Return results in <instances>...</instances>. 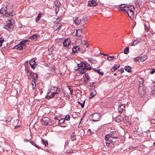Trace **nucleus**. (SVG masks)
<instances>
[{
    "label": "nucleus",
    "mask_w": 155,
    "mask_h": 155,
    "mask_svg": "<svg viewBox=\"0 0 155 155\" xmlns=\"http://www.w3.org/2000/svg\"><path fill=\"white\" fill-rule=\"evenodd\" d=\"M60 92V91L58 90V91H54V92H51L49 91L48 92L46 97L47 98L50 99L53 97L55 94H59Z\"/></svg>",
    "instance_id": "obj_1"
},
{
    "label": "nucleus",
    "mask_w": 155,
    "mask_h": 155,
    "mask_svg": "<svg viewBox=\"0 0 155 155\" xmlns=\"http://www.w3.org/2000/svg\"><path fill=\"white\" fill-rule=\"evenodd\" d=\"M92 120L93 121H97L99 120L101 117V114L98 113H96L91 114Z\"/></svg>",
    "instance_id": "obj_2"
},
{
    "label": "nucleus",
    "mask_w": 155,
    "mask_h": 155,
    "mask_svg": "<svg viewBox=\"0 0 155 155\" xmlns=\"http://www.w3.org/2000/svg\"><path fill=\"white\" fill-rule=\"evenodd\" d=\"M4 28L9 31H12L14 28L13 24L11 22L8 23L6 25H4Z\"/></svg>",
    "instance_id": "obj_3"
},
{
    "label": "nucleus",
    "mask_w": 155,
    "mask_h": 155,
    "mask_svg": "<svg viewBox=\"0 0 155 155\" xmlns=\"http://www.w3.org/2000/svg\"><path fill=\"white\" fill-rule=\"evenodd\" d=\"M41 122L44 125H50L51 124V123L50 121L49 118L48 117H43L41 120Z\"/></svg>",
    "instance_id": "obj_4"
},
{
    "label": "nucleus",
    "mask_w": 155,
    "mask_h": 155,
    "mask_svg": "<svg viewBox=\"0 0 155 155\" xmlns=\"http://www.w3.org/2000/svg\"><path fill=\"white\" fill-rule=\"evenodd\" d=\"M60 4V2L58 1H56L54 3L53 7V8L55 9L56 14H57L59 11V8Z\"/></svg>",
    "instance_id": "obj_5"
},
{
    "label": "nucleus",
    "mask_w": 155,
    "mask_h": 155,
    "mask_svg": "<svg viewBox=\"0 0 155 155\" xmlns=\"http://www.w3.org/2000/svg\"><path fill=\"white\" fill-rule=\"evenodd\" d=\"M112 138L110 137L109 134H107L105 136V140L106 141L105 142L107 145L109 146V144L111 143L112 141L111 140Z\"/></svg>",
    "instance_id": "obj_6"
},
{
    "label": "nucleus",
    "mask_w": 155,
    "mask_h": 155,
    "mask_svg": "<svg viewBox=\"0 0 155 155\" xmlns=\"http://www.w3.org/2000/svg\"><path fill=\"white\" fill-rule=\"evenodd\" d=\"M84 69L83 70L81 71V73L82 74L84 73V71H85V70H90L92 69L91 65L87 62H85V64H84Z\"/></svg>",
    "instance_id": "obj_7"
},
{
    "label": "nucleus",
    "mask_w": 155,
    "mask_h": 155,
    "mask_svg": "<svg viewBox=\"0 0 155 155\" xmlns=\"http://www.w3.org/2000/svg\"><path fill=\"white\" fill-rule=\"evenodd\" d=\"M27 74V75L28 77L29 76H32V77H34L33 79L34 80V82L35 83V80L37 78V75L35 73L34 74L33 72H29Z\"/></svg>",
    "instance_id": "obj_8"
},
{
    "label": "nucleus",
    "mask_w": 155,
    "mask_h": 155,
    "mask_svg": "<svg viewBox=\"0 0 155 155\" xmlns=\"http://www.w3.org/2000/svg\"><path fill=\"white\" fill-rule=\"evenodd\" d=\"M5 13H4L2 15L4 17H8L9 16H12L13 15V14L9 11H8L7 9Z\"/></svg>",
    "instance_id": "obj_9"
},
{
    "label": "nucleus",
    "mask_w": 155,
    "mask_h": 155,
    "mask_svg": "<svg viewBox=\"0 0 155 155\" xmlns=\"http://www.w3.org/2000/svg\"><path fill=\"white\" fill-rule=\"evenodd\" d=\"M109 134L110 137L112 138L116 139L118 137L116 131L111 132Z\"/></svg>",
    "instance_id": "obj_10"
},
{
    "label": "nucleus",
    "mask_w": 155,
    "mask_h": 155,
    "mask_svg": "<svg viewBox=\"0 0 155 155\" xmlns=\"http://www.w3.org/2000/svg\"><path fill=\"white\" fill-rule=\"evenodd\" d=\"M88 5L90 6H95L97 5V3L94 0H92L88 1Z\"/></svg>",
    "instance_id": "obj_11"
},
{
    "label": "nucleus",
    "mask_w": 155,
    "mask_h": 155,
    "mask_svg": "<svg viewBox=\"0 0 155 155\" xmlns=\"http://www.w3.org/2000/svg\"><path fill=\"white\" fill-rule=\"evenodd\" d=\"M79 49L80 48L78 46H74L72 48V52L74 54L77 53L79 51Z\"/></svg>",
    "instance_id": "obj_12"
},
{
    "label": "nucleus",
    "mask_w": 155,
    "mask_h": 155,
    "mask_svg": "<svg viewBox=\"0 0 155 155\" xmlns=\"http://www.w3.org/2000/svg\"><path fill=\"white\" fill-rule=\"evenodd\" d=\"M127 12H134L135 10V8L134 6L132 5H129L127 7Z\"/></svg>",
    "instance_id": "obj_13"
},
{
    "label": "nucleus",
    "mask_w": 155,
    "mask_h": 155,
    "mask_svg": "<svg viewBox=\"0 0 155 155\" xmlns=\"http://www.w3.org/2000/svg\"><path fill=\"white\" fill-rule=\"evenodd\" d=\"M125 109V106L123 104L119 105L118 107V112L120 114H121Z\"/></svg>",
    "instance_id": "obj_14"
},
{
    "label": "nucleus",
    "mask_w": 155,
    "mask_h": 155,
    "mask_svg": "<svg viewBox=\"0 0 155 155\" xmlns=\"http://www.w3.org/2000/svg\"><path fill=\"white\" fill-rule=\"evenodd\" d=\"M70 42V41L69 39H65L63 42L64 46V47H68L69 45Z\"/></svg>",
    "instance_id": "obj_15"
},
{
    "label": "nucleus",
    "mask_w": 155,
    "mask_h": 155,
    "mask_svg": "<svg viewBox=\"0 0 155 155\" xmlns=\"http://www.w3.org/2000/svg\"><path fill=\"white\" fill-rule=\"evenodd\" d=\"M129 17L131 19H133L134 17V12H127L126 11Z\"/></svg>",
    "instance_id": "obj_16"
},
{
    "label": "nucleus",
    "mask_w": 155,
    "mask_h": 155,
    "mask_svg": "<svg viewBox=\"0 0 155 155\" xmlns=\"http://www.w3.org/2000/svg\"><path fill=\"white\" fill-rule=\"evenodd\" d=\"M96 95V92L95 90L93 89L91 90V92L90 93V96H91L89 97V98H91L92 97H94Z\"/></svg>",
    "instance_id": "obj_17"
},
{
    "label": "nucleus",
    "mask_w": 155,
    "mask_h": 155,
    "mask_svg": "<svg viewBox=\"0 0 155 155\" xmlns=\"http://www.w3.org/2000/svg\"><path fill=\"white\" fill-rule=\"evenodd\" d=\"M7 10V8L6 6H4L0 9V13L3 15L5 12Z\"/></svg>",
    "instance_id": "obj_18"
},
{
    "label": "nucleus",
    "mask_w": 155,
    "mask_h": 155,
    "mask_svg": "<svg viewBox=\"0 0 155 155\" xmlns=\"http://www.w3.org/2000/svg\"><path fill=\"white\" fill-rule=\"evenodd\" d=\"M76 135L74 134V132H73L71 134L70 138L72 141L75 140L76 139Z\"/></svg>",
    "instance_id": "obj_19"
},
{
    "label": "nucleus",
    "mask_w": 155,
    "mask_h": 155,
    "mask_svg": "<svg viewBox=\"0 0 155 155\" xmlns=\"http://www.w3.org/2000/svg\"><path fill=\"white\" fill-rule=\"evenodd\" d=\"M81 24H85L86 23V21L87 20V18L86 16H84L83 17V18L81 19Z\"/></svg>",
    "instance_id": "obj_20"
},
{
    "label": "nucleus",
    "mask_w": 155,
    "mask_h": 155,
    "mask_svg": "<svg viewBox=\"0 0 155 155\" xmlns=\"http://www.w3.org/2000/svg\"><path fill=\"white\" fill-rule=\"evenodd\" d=\"M13 49H18L19 50H22V47L21 46V45H20V44L15 46L13 48Z\"/></svg>",
    "instance_id": "obj_21"
},
{
    "label": "nucleus",
    "mask_w": 155,
    "mask_h": 155,
    "mask_svg": "<svg viewBox=\"0 0 155 155\" xmlns=\"http://www.w3.org/2000/svg\"><path fill=\"white\" fill-rule=\"evenodd\" d=\"M60 91V88L58 89V88L55 87H51L49 91L51 92H54V91H58V90Z\"/></svg>",
    "instance_id": "obj_22"
},
{
    "label": "nucleus",
    "mask_w": 155,
    "mask_h": 155,
    "mask_svg": "<svg viewBox=\"0 0 155 155\" xmlns=\"http://www.w3.org/2000/svg\"><path fill=\"white\" fill-rule=\"evenodd\" d=\"M139 58L140 61H143L147 58V55H144L142 57H140Z\"/></svg>",
    "instance_id": "obj_23"
},
{
    "label": "nucleus",
    "mask_w": 155,
    "mask_h": 155,
    "mask_svg": "<svg viewBox=\"0 0 155 155\" xmlns=\"http://www.w3.org/2000/svg\"><path fill=\"white\" fill-rule=\"evenodd\" d=\"M124 69L126 71L128 72H130L131 71V68L128 65L126 66Z\"/></svg>",
    "instance_id": "obj_24"
},
{
    "label": "nucleus",
    "mask_w": 155,
    "mask_h": 155,
    "mask_svg": "<svg viewBox=\"0 0 155 155\" xmlns=\"http://www.w3.org/2000/svg\"><path fill=\"white\" fill-rule=\"evenodd\" d=\"M38 36V35L36 34L32 35L30 37V39L33 40H36L37 39V37Z\"/></svg>",
    "instance_id": "obj_25"
},
{
    "label": "nucleus",
    "mask_w": 155,
    "mask_h": 155,
    "mask_svg": "<svg viewBox=\"0 0 155 155\" xmlns=\"http://www.w3.org/2000/svg\"><path fill=\"white\" fill-rule=\"evenodd\" d=\"M85 62H82L81 63L78 64V69H79L80 68H82L83 69L84 67V64H85Z\"/></svg>",
    "instance_id": "obj_26"
},
{
    "label": "nucleus",
    "mask_w": 155,
    "mask_h": 155,
    "mask_svg": "<svg viewBox=\"0 0 155 155\" xmlns=\"http://www.w3.org/2000/svg\"><path fill=\"white\" fill-rule=\"evenodd\" d=\"M81 19H79L78 17L75 18V19H74V22L76 25H79L81 22Z\"/></svg>",
    "instance_id": "obj_27"
},
{
    "label": "nucleus",
    "mask_w": 155,
    "mask_h": 155,
    "mask_svg": "<svg viewBox=\"0 0 155 155\" xmlns=\"http://www.w3.org/2000/svg\"><path fill=\"white\" fill-rule=\"evenodd\" d=\"M84 26L82 25L80 26V29H78L76 31V34H77L78 32H82L83 31V29H84Z\"/></svg>",
    "instance_id": "obj_28"
},
{
    "label": "nucleus",
    "mask_w": 155,
    "mask_h": 155,
    "mask_svg": "<svg viewBox=\"0 0 155 155\" xmlns=\"http://www.w3.org/2000/svg\"><path fill=\"white\" fill-rule=\"evenodd\" d=\"M20 44L21 45V46L22 47V49L24 48H26V45L24 41H21L20 43Z\"/></svg>",
    "instance_id": "obj_29"
},
{
    "label": "nucleus",
    "mask_w": 155,
    "mask_h": 155,
    "mask_svg": "<svg viewBox=\"0 0 155 155\" xmlns=\"http://www.w3.org/2000/svg\"><path fill=\"white\" fill-rule=\"evenodd\" d=\"M42 141L43 142L42 144H44L45 147L48 146V141L46 140H44L43 139H41Z\"/></svg>",
    "instance_id": "obj_30"
},
{
    "label": "nucleus",
    "mask_w": 155,
    "mask_h": 155,
    "mask_svg": "<svg viewBox=\"0 0 155 155\" xmlns=\"http://www.w3.org/2000/svg\"><path fill=\"white\" fill-rule=\"evenodd\" d=\"M30 143L33 145L35 146L36 147L38 148V149H41V147L39 146L38 145H36L35 143L33 141H30Z\"/></svg>",
    "instance_id": "obj_31"
},
{
    "label": "nucleus",
    "mask_w": 155,
    "mask_h": 155,
    "mask_svg": "<svg viewBox=\"0 0 155 155\" xmlns=\"http://www.w3.org/2000/svg\"><path fill=\"white\" fill-rule=\"evenodd\" d=\"M93 70L97 72L98 74H99L100 75H103L104 74V73L103 72H101L100 71V69H99L98 70L96 69H95L93 68Z\"/></svg>",
    "instance_id": "obj_32"
},
{
    "label": "nucleus",
    "mask_w": 155,
    "mask_h": 155,
    "mask_svg": "<svg viewBox=\"0 0 155 155\" xmlns=\"http://www.w3.org/2000/svg\"><path fill=\"white\" fill-rule=\"evenodd\" d=\"M127 5L126 4H121L118 6V7L120 8H126Z\"/></svg>",
    "instance_id": "obj_33"
},
{
    "label": "nucleus",
    "mask_w": 155,
    "mask_h": 155,
    "mask_svg": "<svg viewBox=\"0 0 155 155\" xmlns=\"http://www.w3.org/2000/svg\"><path fill=\"white\" fill-rule=\"evenodd\" d=\"M88 61L90 63L92 64H95L97 63V61L96 60H93L92 59L90 58L88 59Z\"/></svg>",
    "instance_id": "obj_34"
},
{
    "label": "nucleus",
    "mask_w": 155,
    "mask_h": 155,
    "mask_svg": "<svg viewBox=\"0 0 155 155\" xmlns=\"http://www.w3.org/2000/svg\"><path fill=\"white\" fill-rule=\"evenodd\" d=\"M129 52V48L128 47H126L124 49V53L125 54H127Z\"/></svg>",
    "instance_id": "obj_35"
},
{
    "label": "nucleus",
    "mask_w": 155,
    "mask_h": 155,
    "mask_svg": "<svg viewBox=\"0 0 155 155\" xmlns=\"http://www.w3.org/2000/svg\"><path fill=\"white\" fill-rule=\"evenodd\" d=\"M65 121V120L64 118H61V119L59 120L58 121V124H60L63 123Z\"/></svg>",
    "instance_id": "obj_36"
},
{
    "label": "nucleus",
    "mask_w": 155,
    "mask_h": 155,
    "mask_svg": "<svg viewBox=\"0 0 155 155\" xmlns=\"http://www.w3.org/2000/svg\"><path fill=\"white\" fill-rule=\"evenodd\" d=\"M41 17V14L40 13H39L38 14V15L37 17L36 18V21L37 22L38 21L39 19Z\"/></svg>",
    "instance_id": "obj_37"
},
{
    "label": "nucleus",
    "mask_w": 155,
    "mask_h": 155,
    "mask_svg": "<svg viewBox=\"0 0 155 155\" xmlns=\"http://www.w3.org/2000/svg\"><path fill=\"white\" fill-rule=\"evenodd\" d=\"M12 117H8L6 118V119L5 120V122H10L12 120Z\"/></svg>",
    "instance_id": "obj_38"
},
{
    "label": "nucleus",
    "mask_w": 155,
    "mask_h": 155,
    "mask_svg": "<svg viewBox=\"0 0 155 155\" xmlns=\"http://www.w3.org/2000/svg\"><path fill=\"white\" fill-rule=\"evenodd\" d=\"M114 58V56H109L107 57V58L109 61H111L113 60Z\"/></svg>",
    "instance_id": "obj_39"
},
{
    "label": "nucleus",
    "mask_w": 155,
    "mask_h": 155,
    "mask_svg": "<svg viewBox=\"0 0 155 155\" xmlns=\"http://www.w3.org/2000/svg\"><path fill=\"white\" fill-rule=\"evenodd\" d=\"M139 41H138L137 40H135L133 42L131 45L135 46L136 45H137V44H138L139 43Z\"/></svg>",
    "instance_id": "obj_40"
},
{
    "label": "nucleus",
    "mask_w": 155,
    "mask_h": 155,
    "mask_svg": "<svg viewBox=\"0 0 155 155\" xmlns=\"http://www.w3.org/2000/svg\"><path fill=\"white\" fill-rule=\"evenodd\" d=\"M36 63L35 60L33 59H31L30 61V64L34 65Z\"/></svg>",
    "instance_id": "obj_41"
},
{
    "label": "nucleus",
    "mask_w": 155,
    "mask_h": 155,
    "mask_svg": "<svg viewBox=\"0 0 155 155\" xmlns=\"http://www.w3.org/2000/svg\"><path fill=\"white\" fill-rule=\"evenodd\" d=\"M85 101L84 100L82 103H81L79 101H78V102L79 104H80L81 105L82 108H83L84 106Z\"/></svg>",
    "instance_id": "obj_42"
},
{
    "label": "nucleus",
    "mask_w": 155,
    "mask_h": 155,
    "mask_svg": "<svg viewBox=\"0 0 155 155\" xmlns=\"http://www.w3.org/2000/svg\"><path fill=\"white\" fill-rule=\"evenodd\" d=\"M150 94L153 96H155V91L152 90L150 92Z\"/></svg>",
    "instance_id": "obj_43"
},
{
    "label": "nucleus",
    "mask_w": 155,
    "mask_h": 155,
    "mask_svg": "<svg viewBox=\"0 0 155 155\" xmlns=\"http://www.w3.org/2000/svg\"><path fill=\"white\" fill-rule=\"evenodd\" d=\"M140 57H138L136 58H134V61L135 62L139 61H140L139 58Z\"/></svg>",
    "instance_id": "obj_44"
},
{
    "label": "nucleus",
    "mask_w": 155,
    "mask_h": 155,
    "mask_svg": "<svg viewBox=\"0 0 155 155\" xmlns=\"http://www.w3.org/2000/svg\"><path fill=\"white\" fill-rule=\"evenodd\" d=\"M70 118V116L68 114L65 117V119H64L65 120H69Z\"/></svg>",
    "instance_id": "obj_45"
},
{
    "label": "nucleus",
    "mask_w": 155,
    "mask_h": 155,
    "mask_svg": "<svg viewBox=\"0 0 155 155\" xmlns=\"http://www.w3.org/2000/svg\"><path fill=\"white\" fill-rule=\"evenodd\" d=\"M4 40L3 38H0V43H1L0 44V47H1L2 46V44L3 42H4Z\"/></svg>",
    "instance_id": "obj_46"
},
{
    "label": "nucleus",
    "mask_w": 155,
    "mask_h": 155,
    "mask_svg": "<svg viewBox=\"0 0 155 155\" xmlns=\"http://www.w3.org/2000/svg\"><path fill=\"white\" fill-rule=\"evenodd\" d=\"M73 153V150H68L66 151L65 152V153Z\"/></svg>",
    "instance_id": "obj_47"
},
{
    "label": "nucleus",
    "mask_w": 155,
    "mask_h": 155,
    "mask_svg": "<svg viewBox=\"0 0 155 155\" xmlns=\"http://www.w3.org/2000/svg\"><path fill=\"white\" fill-rule=\"evenodd\" d=\"M155 83L153 82L152 83V84L151 85V88L152 89H155Z\"/></svg>",
    "instance_id": "obj_48"
},
{
    "label": "nucleus",
    "mask_w": 155,
    "mask_h": 155,
    "mask_svg": "<svg viewBox=\"0 0 155 155\" xmlns=\"http://www.w3.org/2000/svg\"><path fill=\"white\" fill-rule=\"evenodd\" d=\"M119 10H120L121 11H122L123 12H124V13H125V12H126V11H127V9H125L124 8H120L119 9H118Z\"/></svg>",
    "instance_id": "obj_49"
},
{
    "label": "nucleus",
    "mask_w": 155,
    "mask_h": 155,
    "mask_svg": "<svg viewBox=\"0 0 155 155\" xmlns=\"http://www.w3.org/2000/svg\"><path fill=\"white\" fill-rule=\"evenodd\" d=\"M33 81V82L32 83V88L33 89H34L36 87L35 83H35L34 82V80L33 79L32 80V81Z\"/></svg>",
    "instance_id": "obj_50"
},
{
    "label": "nucleus",
    "mask_w": 155,
    "mask_h": 155,
    "mask_svg": "<svg viewBox=\"0 0 155 155\" xmlns=\"http://www.w3.org/2000/svg\"><path fill=\"white\" fill-rule=\"evenodd\" d=\"M120 64H114V67L115 68H116V69H117L118 68L120 67Z\"/></svg>",
    "instance_id": "obj_51"
},
{
    "label": "nucleus",
    "mask_w": 155,
    "mask_h": 155,
    "mask_svg": "<svg viewBox=\"0 0 155 155\" xmlns=\"http://www.w3.org/2000/svg\"><path fill=\"white\" fill-rule=\"evenodd\" d=\"M117 70L116 68H115L114 66L113 67L111 68V70L112 72L114 71Z\"/></svg>",
    "instance_id": "obj_52"
},
{
    "label": "nucleus",
    "mask_w": 155,
    "mask_h": 155,
    "mask_svg": "<svg viewBox=\"0 0 155 155\" xmlns=\"http://www.w3.org/2000/svg\"><path fill=\"white\" fill-rule=\"evenodd\" d=\"M118 70H119V71H120V74H121V73H122L123 72H124V69L123 68H121L120 69H119Z\"/></svg>",
    "instance_id": "obj_53"
},
{
    "label": "nucleus",
    "mask_w": 155,
    "mask_h": 155,
    "mask_svg": "<svg viewBox=\"0 0 155 155\" xmlns=\"http://www.w3.org/2000/svg\"><path fill=\"white\" fill-rule=\"evenodd\" d=\"M155 72V69L153 68L151 71L150 72V73L151 74H153Z\"/></svg>",
    "instance_id": "obj_54"
},
{
    "label": "nucleus",
    "mask_w": 155,
    "mask_h": 155,
    "mask_svg": "<svg viewBox=\"0 0 155 155\" xmlns=\"http://www.w3.org/2000/svg\"><path fill=\"white\" fill-rule=\"evenodd\" d=\"M82 32H78V33L76 34V36L77 35L78 37H80L81 36V33Z\"/></svg>",
    "instance_id": "obj_55"
},
{
    "label": "nucleus",
    "mask_w": 155,
    "mask_h": 155,
    "mask_svg": "<svg viewBox=\"0 0 155 155\" xmlns=\"http://www.w3.org/2000/svg\"><path fill=\"white\" fill-rule=\"evenodd\" d=\"M151 123H153L154 124H155V119H153L151 120Z\"/></svg>",
    "instance_id": "obj_56"
},
{
    "label": "nucleus",
    "mask_w": 155,
    "mask_h": 155,
    "mask_svg": "<svg viewBox=\"0 0 155 155\" xmlns=\"http://www.w3.org/2000/svg\"><path fill=\"white\" fill-rule=\"evenodd\" d=\"M88 74H86L83 75V78L85 79H86V78L87 77H88Z\"/></svg>",
    "instance_id": "obj_57"
},
{
    "label": "nucleus",
    "mask_w": 155,
    "mask_h": 155,
    "mask_svg": "<svg viewBox=\"0 0 155 155\" xmlns=\"http://www.w3.org/2000/svg\"><path fill=\"white\" fill-rule=\"evenodd\" d=\"M86 80L87 81H89L90 80V77L88 75V77H87L86 78Z\"/></svg>",
    "instance_id": "obj_58"
},
{
    "label": "nucleus",
    "mask_w": 155,
    "mask_h": 155,
    "mask_svg": "<svg viewBox=\"0 0 155 155\" xmlns=\"http://www.w3.org/2000/svg\"><path fill=\"white\" fill-rule=\"evenodd\" d=\"M30 64V66H31V67L32 68H35V67H34V64Z\"/></svg>",
    "instance_id": "obj_59"
},
{
    "label": "nucleus",
    "mask_w": 155,
    "mask_h": 155,
    "mask_svg": "<svg viewBox=\"0 0 155 155\" xmlns=\"http://www.w3.org/2000/svg\"><path fill=\"white\" fill-rule=\"evenodd\" d=\"M117 122H120V119H116L115 120Z\"/></svg>",
    "instance_id": "obj_60"
},
{
    "label": "nucleus",
    "mask_w": 155,
    "mask_h": 155,
    "mask_svg": "<svg viewBox=\"0 0 155 155\" xmlns=\"http://www.w3.org/2000/svg\"><path fill=\"white\" fill-rule=\"evenodd\" d=\"M87 81H87L86 79H84V83L85 84L86 83Z\"/></svg>",
    "instance_id": "obj_61"
},
{
    "label": "nucleus",
    "mask_w": 155,
    "mask_h": 155,
    "mask_svg": "<svg viewBox=\"0 0 155 155\" xmlns=\"http://www.w3.org/2000/svg\"><path fill=\"white\" fill-rule=\"evenodd\" d=\"M22 41H24L25 42H25H26L27 41H29V40H28V39H26V40H23Z\"/></svg>",
    "instance_id": "obj_62"
},
{
    "label": "nucleus",
    "mask_w": 155,
    "mask_h": 155,
    "mask_svg": "<svg viewBox=\"0 0 155 155\" xmlns=\"http://www.w3.org/2000/svg\"><path fill=\"white\" fill-rule=\"evenodd\" d=\"M25 71H26V72H27V73H28L29 72H30L28 70L27 68H26V69H25Z\"/></svg>",
    "instance_id": "obj_63"
},
{
    "label": "nucleus",
    "mask_w": 155,
    "mask_h": 155,
    "mask_svg": "<svg viewBox=\"0 0 155 155\" xmlns=\"http://www.w3.org/2000/svg\"><path fill=\"white\" fill-rule=\"evenodd\" d=\"M134 132V133L135 134H137V133H138V131H135Z\"/></svg>",
    "instance_id": "obj_64"
}]
</instances>
